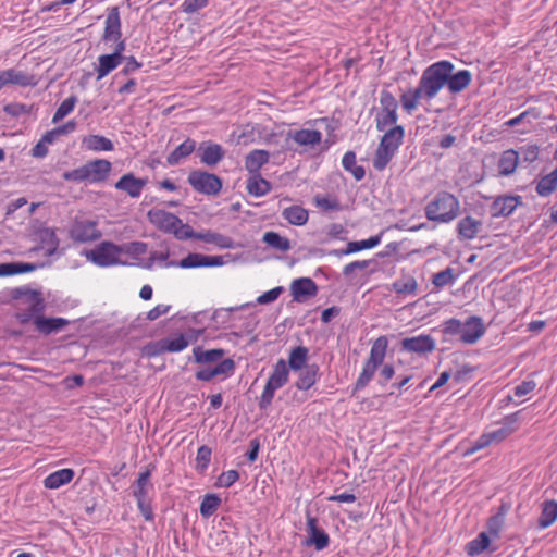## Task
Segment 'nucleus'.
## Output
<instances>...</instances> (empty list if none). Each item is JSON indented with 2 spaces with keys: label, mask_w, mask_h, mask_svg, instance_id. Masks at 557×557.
Returning a JSON list of instances; mask_svg holds the SVG:
<instances>
[{
  "label": "nucleus",
  "mask_w": 557,
  "mask_h": 557,
  "mask_svg": "<svg viewBox=\"0 0 557 557\" xmlns=\"http://www.w3.org/2000/svg\"><path fill=\"white\" fill-rule=\"evenodd\" d=\"M290 293L295 301L302 302L308 298L317 296L318 285L310 277H299L292 282Z\"/></svg>",
  "instance_id": "nucleus-18"
},
{
  "label": "nucleus",
  "mask_w": 557,
  "mask_h": 557,
  "mask_svg": "<svg viewBox=\"0 0 557 557\" xmlns=\"http://www.w3.org/2000/svg\"><path fill=\"white\" fill-rule=\"evenodd\" d=\"M225 263L223 256H208L198 252H189L180 261H168L165 267H178L182 269L221 267Z\"/></svg>",
  "instance_id": "nucleus-9"
},
{
  "label": "nucleus",
  "mask_w": 557,
  "mask_h": 557,
  "mask_svg": "<svg viewBox=\"0 0 557 557\" xmlns=\"http://www.w3.org/2000/svg\"><path fill=\"white\" fill-rule=\"evenodd\" d=\"M63 180L67 182L82 183L88 181V172L86 165H82L77 169L66 171L62 174Z\"/></svg>",
  "instance_id": "nucleus-55"
},
{
  "label": "nucleus",
  "mask_w": 557,
  "mask_h": 557,
  "mask_svg": "<svg viewBox=\"0 0 557 557\" xmlns=\"http://www.w3.org/2000/svg\"><path fill=\"white\" fill-rule=\"evenodd\" d=\"M138 509L146 521H152L154 519V515L151 508V504L149 498L136 499Z\"/></svg>",
  "instance_id": "nucleus-64"
},
{
  "label": "nucleus",
  "mask_w": 557,
  "mask_h": 557,
  "mask_svg": "<svg viewBox=\"0 0 557 557\" xmlns=\"http://www.w3.org/2000/svg\"><path fill=\"white\" fill-rule=\"evenodd\" d=\"M235 370V362L233 359H224L213 368L215 376L218 375H231Z\"/></svg>",
  "instance_id": "nucleus-61"
},
{
  "label": "nucleus",
  "mask_w": 557,
  "mask_h": 557,
  "mask_svg": "<svg viewBox=\"0 0 557 557\" xmlns=\"http://www.w3.org/2000/svg\"><path fill=\"white\" fill-rule=\"evenodd\" d=\"M438 85L431 64L422 72L418 87L408 92L417 102L422 99L431 100L438 94Z\"/></svg>",
  "instance_id": "nucleus-10"
},
{
  "label": "nucleus",
  "mask_w": 557,
  "mask_h": 557,
  "mask_svg": "<svg viewBox=\"0 0 557 557\" xmlns=\"http://www.w3.org/2000/svg\"><path fill=\"white\" fill-rule=\"evenodd\" d=\"M83 144L94 151H111L113 149L112 141L101 135H89L83 139Z\"/></svg>",
  "instance_id": "nucleus-44"
},
{
  "label": "nucleus",
  "mask_w": 557,
  "mask_h": 557,
  "mask_svg": "<svg viewBox=\"0 0 557 557\" xmlns=\"http://www.w3.org/2000/svg\"><path fill=\"white\" fill-rule=\"evenodd\" d=\"M309 350L305 346H297L290 350L288 367L294 371H299L307 366Z\"/></svg>",
  "instance_id": "nucleus-41"
},
{
  "label": "nucleus",
  "mask_w": 557,
  "mask_h": 557,
  "mask_svg": "<svg viewBox=\"0 0 557 557\" xmlns=\"http://www.w3.org/2000/svg\"><path fill=\"white\" fill-rule=\"evenodd\" d=\"M123 252L137 257L147 252L148 245L144 242H131L121 246Z\"/></svg>",
  "instance_id": "nucleus-58"
},
{
  "label": "nucleus",
  "mask_w": 557,
  "mask_h": 557,
  "mask_svg": "<svg viewBox=\"0 0 557 557\" xmlns=\"http://www.w3.org/2000/svg\"><path fill=\"white\" fill-rule=\"evenodd\" d=\"M460 201L451 193L441 190L424 207L425 218L435 223L447 224L460 215Z\"/></svg>",
  "instance_id": "nucleus-1"
},
{
  "label": "nucleus",
  "mask_w": 557,
  "mask_h": 557,
  "mask_svg": "<svg viewBox=\"0 0 557 557\" xmlns=\"http://www.w3.org/2000/svg\"><path fill=\"white\" fill-rule=\"evenodd\" d=\"M282 216L293 225L302 226L308 222L309 213L301 206L294 205L285 208L282 211Z\"/></svg>",
  "instance_id": "nucleus-36"
},
{
  "label": "nucleus",
  "mask_w": 557,
  "mask_h": 557,
  "mask_svg": "<svg viewBox=\"0 0 557 557\" xmlns=\"http://www.w3.org/2000/svg\"><path fill=\"white\" fill-rule=\"evenodd\" d=\"M147 218L159 231L168 234H172L174 228L181 224V219L178 216L162 209L149 210Z\"/></svg>",
  "instance_id": "nucleus-13"
},
{
  "label": "nucleus",
  "mask_w": 557,
  "mask_h": 557,
  "mask_svg": "<svg viewBox=\"0 0 557 557\" xmlns=\"http://www.w3.org/2000/svg\"><path fill=\"white\" fill-rule=\"evenodd\" d=\"M401 348L408 352L423 355L435 349V341L431 335L407 337L401 341Z\"/></svg>",
  "instance_id": "nucleus-19"
},
{
  "label": "nucleus",
  "mask_w": 557,
  "mask_h": 557,
  "mask_svg": "<svg viewBox=\"0 0 557 557\" xmlns=\"http://www.w3.org/2000/svg\"><path fill=\"white\" fill-rule=\"evenodd\" d=\"M172 234L178 240H186L191 238L198 239L199 232H195L188 224H184L181 220V224L174 228Z\"/></svg>",
  "instance_id": "nucleus-54"
},
{
  "label": "nucleus",
  "mask_w": 557,
  "mask_h": 557,
  "mask_svg": "<svg viewBox=\"0 0 557 557\" xmlns=\"http://www.w3.org/2000/svg\"><path fill=\"white\" fill-rule=\"evenodd\" d=\"M74 470L65 468L50 473L44 480V486L49 490H57L64 484L70 483L74 478Z\"/></svg>",
  "instance_id": "nucleus-28"
},
{
  "label": "nucleus",
  "mask_w": 557,
  "mask_h": 557,
  "mask_svg": "<svg viewBox=\"0 0 557 557\" xmlns=\"http://www.w3.org/2000/svg\"><path fill=\"white\" fill-rule=\"evenodd\" d=\"M392 289L398 295H416L418 283L413 276H403L392 284Z\"/></svg>",
  "instance_id": "nucleus-42"
},
{
  "label": "nucleus",
  "mask_w": 557,
  "mask_h": 557,
  "mask_svg": "<svg viewBox=\"0 0 557 557\" xmlns=\"http://www.w3.org/2000/svg\"><path fill=\"white\" fill-rule=\"evenodd\" d=\"M381 112L375 116L376 128L380 132L385 131L389 125L396 124L398 120V102L392 92L382 90L380 95Z\"/></svg>",
  "instance_id": "nucleus-8"
},
{
  "label": "nucleus",
  "mask_w": 557,
  "mask_h": 557,
  "mask_svg": "<svg viewBox=\"0 0 557 557\" xmlns=\"http://www.w3.org/2000/svg\"><path fill=\"white\" fill-rule=\"evenodd\" d=\"M123 252L121 246L110 242H103L87 253L95 264L99 267H110L120 262L119 256Z\"/></svg>",
  "instance_id": "nucleus-11"
},
{
  "label": "nucleus",
  "mask_w": 557,
  "mask_h": 557,
  "mask_svg": "<svg viewBox=\"0 0 557 557\" xmlns=\"http://www.w3.org/2000/svg\"><path fill=\"white\" fill-rule=\"evenodd\" d=\"M121 16L117 7H112L108 10V14L104 22V30L102 35L103 42H115V48L112 54H117V58L124 61L123 51L125 50L126 44L122 39L121 30Z\"/></svg>",
  "instance_id": "nucleus-6"
},
{
  "label": "nucleus",
  "mask_w": 557,
  "mask_h": 557,
  "mask_svg": "<svg viewBox=\"0 0 557 557\" xmlns=\"http://www.w3.org/2000/svg\"><path fill=\"white\" fill-rule=\"evenodd\" d=\"M485 333V326L482 318L476 315L469 317L465 323H462V331L460 341L463 344L472 345L475 344Z\"/></svg>",
  "instance_id": "nucleus-16"
},
{
  "label": "nucleus",
  "mask_w": 557,
  "mask_h": 557,
  "mask_svg": "<svg viewBox=\"0 0 557 557\" xmlns=\"http://www.w3.org/2000/svg\"><path fill=\"white\" fill-rule=\"evenodd\" d=\"M238 480H239L238 471L237 470H228V471L223 472L218 478L216 484L221 487H230Z\"/></svg>",
  "instance_id": "nucleus-59"
},
{
  "label": "nucleus",
  "mask_w": 557,
  "mask_h": 557,
  "mask_svg": "<svg viewBox=\"0 0 557 557\" xmlns=\"http://www.w3.org/2000/svg\"><path fill=\"white\" fill-rule=\"evenodd\" d=\"M308 539L307 545H312L317 550L326 548L330 544L329 534L319 527L318 519L307 513V529Z\"/></svg>",
  "instance_id": "nucleus-14"
},
{
  "label": "nucleus",
  "mask_w": 557,
  "mask_h": 557,
  "mask_svg": "<svg viewBox=\"0 0 557 557\" xmlns=\"http://www.w3.org/2000/svg\"><path fill=\"white\" fill-rule=\"evenodd\" d=\"M9 84L17 85L21 87L35 86L36 81L34 75H30L24 71H20L16 69L7 70Z\"/></svg>",
  "instance_id": "nucleus-45"
},
{
  "label": "nucleus",
  "mask_w": 557,
  "mask_h": 557,
  "mask_svg": "<svg viewBox=\"0 0 557 557\" xmlns=\"http://www.w3.org/2000/svg\"><path fill=\"white\" fill-rule=\"evenodd\" d=\"M314 200L317 206L324 210L338 211L341 209V205L336 199H331L324 196H315Z\"/></svg>",
  "instance_id": "nucleus-63"
},
{
  "label": "nucleus",
  "mask_w": 557,
  "mask_h": 557,
  "mask_svg": "<svg viewBox=\"0 0 557 557\" xmlns=\"http://www.w3.org/2000/svg\"><path fill=\"white\" fill-rule=\"evenodd\" d=\"M435 78L438 82V89L446 86L450 94H460L472 81V73L468 70L454 72L455 66L450 61H438L432 64Z\"/></svg>",
  "instance_id": "nucleus-2"
},
{
  "label": "nucleus",
  "mask_w": 557,
  "mask_h": 557,
  "mask_svg": "<svg viewBox=\"0 0 557 557\" xmlns=\"http://www.w3.org/2000/svg\"><path fill=\"white\" fill-rule=\"evenodd\" d=\"M283 292H284V288L282 286L274 287V288L263 293L262 295H260L257 298V302L260 305H268V304L274 302Z\"/></svg>",
  "instance_id": "nucleus-60"
},
{
  "label": "nucleus",
  "mask_w": 557,
  "mask_h": 557,
  "mask_svg": "<svg viewBox=\"0 0 557 557\" xmlns=\"http://www.w3.org/2000/svg\"><path fill=\"white\" fill-rule=\"evenodd\" d=\"M289 377L287 364L284 359H280L273 368V372L269 376L261 396L258 399V406L261 410H267L273 401L274 394L282 388Z\"/></svg>",
  "instance_id": "nucleus-5"
},
{
  "label": "nucleus",
  "mask_w": 557,
  "mask_h": 557,
  "mask_svg": "<svg viewBox=\"0 0 557 557\" xmlns=\"http://www.w3.org/2000/svg\"><path fill=\"white\" fill-rule=\"evenodd\" d=\"M211 455H212V450L210 447L202 445L198 448L196 460H197V468L200 471H205L208 468L210 460H211Z\"/></svg>",
  "instance_id": "nucleus-57"
},
{
  "label": "nucleus",
  "mask_w": 557,
  "mask_h": 557,
  "mask_svg": "<svg viewBox=\"0 0 557 557\" xmlns=\"http://www.w3.org/2000/svg\"><path fill=\"white\" fill-rule=\"evenodd\" d=\"M519 154L513 149L506 150L502 153L498 161V171L503 176L511 175L518 165Z\"/></svg>",
  "instance_id": "nucleus-34"
},
{
  "label": "nucleus",
  "mask_w": 557,
  "mask_h": 557,
  "mask_svg": "<svg viewBox=\"0 0 557 557\" xmlns=\"http://www.w3.org/2000/svg\"><path fill=\"white\" fill-rule=\"evenodd\" d=\"M540 111L536 108H530L522 112L521 114H519L518 116L507 121L505 125L508 127H515L524 121L531 124L532 121L540 119Z\"/></svg>",
  "instance_id": "nucleus-49"
},
{
  "label": "nucleus",
  "mask_w": 557,
  "mask_h": 557,
  "mask_svg": "<svg viewBox=\"0 0 557 557\" xmlns=\"http://www.w3.org/2000/svg\"><path fill=\"white\" fill-rule=\"evenodd\" d=\"M22 296H25L27 301H29L28 311L33 313V317L35 318L37 315H40V313L45 309V302L44 298L41 297V293L32 289H16L14 297L20 298Z\"/></svg>",
  "instance_id": "nucleus-25"
},
{
  "label": "nucleus",
  "mask_w": 557,
  "mask_h": 557,
  "mask_svg": "<svg viewBox=\"0 0 557 557\" xmlns=\"http://www.w3.org/2000/svg\"><path fill=\"white\" fill-rule=\"evenodd\" d=\"M287 138H292L299 146H313L321 141L322 134L317 129H298L288 132Z\"/></svg>",
  "instance_id": "nucleus-27"
},
{
  "label": "nucleus",
  "mask_w": 557,
  "mask_h": 557,
  "mask_svg": "<svg viewBox=\"0 0 557 557\" xmlns=\"http://www.w3.org/2000/svg\"><path fill=\"white\" fill-rule=\"evenodd\" d=\"M36 329L45 334L57 333L69 324V321L63 318H46L44 315H37L34 319Z\"/></svg>",
  "instance_id": "nucleus-23"
},
{
  "label": "nucleus",
  "mask_w": 557,
  "mask_h": 557,
  "mask_svg": "<svg viewBox=\"0 0 557 557\" xmlns=\"http://www.w3.org/2000/svg\"><path fill=\"white\" fill-rule=\"evenodd\" d=\"M247 191L256 197H262L270 193L272 185L261 174L251 175L247 181Z\"/></svg>",
  "instance_id": "nucleus-37"
},
{
  "label": "nucleus",
  "mask_w": 557,
  "mask_h": 557,
  "mask_svg": "<svg viewBox=\"0 0 557 557\" xmlns=\"http://www.w3.org/2000/svg\"><path fill=\"white\" fill-rule=\"evenodd\" d=\"M196 149V141L187 138L184 143L177 146L166 158L169 165H177L183 159L190 156Z\"/></svg>",
  "instance_id": "nucleus-32"
},
{
  "label": "nucleus",
  "mask_w": 557,
  "mask_h": 557,
  "mask_svg": "<svg viewBox=\"0 0 557 557\" xmlns=\"http://www.w3.org/2000/svg\"><path fill=\"white\" fill-rule=\"evenodd\" d=\"M319 370L320 368L317 363L307 364L304 369L299 370V377L295 386L300 391H308L315 384Z\"/></svg>",
  "instance_id": "nucleus-26"
},
{
  "label": "nucleus",
  "mask_w": 557,
  "mask_h": 557,
  "mask_svg": "<svg viewBox=\"0 0 557 557\" xmlns=\"http://www.w3.org/2000/svg\"><path fill=\"white\" fill-rule=\"evenodd\" d=\"M193 354L197 363H213L224 357L225 350L222 348L203 350L198 346L193 349Z\"/></svg>",
  "instance_id": "nucleus-40"
},
{
  "label": "nucleus",
  "mask_w": 557,
  "mask_h": 557,
  "mask_svg": "<svg viewBox=\"0 0 557 557\" xmlns=\"http://www.w3.org/2000/svg\"><path fill=\"white\" fill-rule=\"evenodd\" d=\"M462 323L455 318H451L444 322L443 324V333L448 335H457L461 336Z\"/></svg>",
  "instance_id": "nucleus-62"
},
{
  "label": "nucleus",
  "mask_w": 557,
  "mask_h": 557,
  "mask_svg": "<svg viewBox=\"0 0 557 557\" xmlns=\"http://www.w3.org/2000/svg\"><path fill=\"white\" fill-rule=\"evenodd\" d=\"M76 102H77L76 96H71V97L66 98L65 100H63L62 103L57 109V111L54 112L52 122L58 123L59 121L64 119L67 114H70L73 111Z\"/></svg>",
  "instance_id": "nucleus-50"
},
{
  "label": "nucleus",
  "mask_w": 557,
  "mask_h": 557,
  "mask_svg": "<svg viewBox=\"0 0 557 557\" xmlns=\"http://www.w3.org/2000/svg\"><path fill=\"white\" fill-rule=\"evenodd\" d=\"M262 242L269 247L274 248L281 252H287L292 248L288 238L273 231L265 232L263 234Z\"/></svg>",
  "instance_id": "nucleus-39"
},
{
  "label": "nucleus",
  "mask_w": 557,
  "mask_h": 557,
  "mask_svg": "<svg viewBox=\"0 0 557 557\" xmlns=\"http://www.w3.org/2000/svg\"><path fill=\"white\" fill-rule=\"evenodd\" d=\"M38 238L42 249H46V256L51 257L59 247V238L52 228L45 227L38 232Z\"/></svg>",
  "instance_id": "nucleus-33"
},
{
  "label": "nucleus",
  "mask_w": 557,
  "mask_h": 557,
  "mask_svg": "<svg viewBox=\"0 0 557 557\" xmlns=\"http://www.w3.org/2000/svg\"><path fill=\"white\" fill-rule=\"evenodd\" d=\"M98 60L99 64L96 67L97 79H102L103 77H106L110 72L115 70L122 62V60L117 58V54L112 53L102 54L99 57Z\"/></svg>",
  "instance_id": "nucleus-38"
},
{
  "label": "nucleus",
  "mask_w": 557,
  "mask_h": 557,
  "mask_svg": "<svg viewBox=\"0 0 557 557\" xmlns=\"http://www.w3.org/2000/svg\"><path fill=\"white\" fill-rule=\"evenodd\" d=\"M164 352H166V350H165V344H164L163 338L160 341H156V342H149L143 348L144 356L149 357V358L160 356Z\"/></svg>",
  "instance_id": "nucleus-56"
},
{
  "label": "nucleus",
  "mask_w": 557,
  "mask_h": 557,
  "mask_svg": "<svg viewBox=\"0 0 557 557\" xmlns=\"http://www.w3.org/2000/svg\"><path fill=\"white\" fill-rule=\"evenodd\" d=\"M221 498L216 494L205 495L200 504V513L203 518L211 517L220 507Z\"/></svg>",
  "instance_id": "nucleus-47"
},
{
  "label": "nucleus",
  "mask_w": 557,
  "mask_h": 557,
  "mask_svg": "<svg viewBox=\"0 0 557 557\" xmlns=\"http://www.w3.org/2000/svg\"><path fill=\"white\" fill-rule=\"evenodd\" d=\"M455 274L451 268H446L443 271L435 273L432 277V283L435 287L442 288L446 285L454 283Z\"/></svg>",
  "instance_id": "nucleus-52"
},
{
  "label": "nucleus",
  "mask_w": 557,
  "mask_h": 557,
  "mask_svg": "<svg viewBox=\"0 0 557 557\" xmlns=\"http://www.w3.org/2000/svg\"><path fill=\"white\" fill-rule=\"evenodd\" d=\"M101 236L97 222L91 220H75L70 228V237L77 243L94 242Z\"/></svg>",
  "instance_id": "nucleus-12"
},
{
  "label": "nucleus",
  "mask_w": 557,
  "mask_h": 557,
  "mask_svg": "<svg viewBox=\"0 0 557 557\" xmlns=\"http://www.w3.org/2000/svg\"><path fill=\"white\" fill-rule=\"evenodd\" d=\"M147 183V178H138L133 173H126L115 183V188L125 191L132 198H138Z\"/></svg>",
  "instance_id": "nucleus-20"
},
{
  "label": "nucleus",
  "mask_w": 557,
  "mask_h": 557,
  "mask_svg": "<svg viewBox=\"0 0 557 557\" xmlns=\"http://www.w3.org/2000/svg\"><path fill=\"white\" fill-rule=\"evenodd\" d=\"M387 346L388 339L386 336H380L373 342L370 356L364 362L362 371L354 385V393L363 389L373 379L376 370L384 362Z\"/></svg>",
  "instance_id": "nucleus-3"
},
{
  "label": "nucleus",
  "mask_w": 557,
  "mask_h": 557,
  "mask_svg": "<svg viewBox=\"0 0 557 557\" xmlns=\"http://www.w3.org/2000/svg\"><path fill=\"white\" fill-rule=\"evenodd\" d=\"M521 196H498L490 207L491 215L493 218H507L521 203Z\"/></svg>",
  "instance_id": "nucleus-17"
},
{
  "label": "nucleus",
  "mask_w": 557,
  "mask_h": 557,
  "mask_svg": "<svg viewBox=\"0 0 557 557\" xmlns=\"http://www.w3.org/2000/svg\"><path fill=\"white\" fill-rule=\"evenodd\" d=\"M187 181L197 193L207 196L218 195L223 186L222 180L216 174L202 170L191 171Z\"/></svg>",
  "instance_id": "nucleus-7"
},
{
  "label": "nucleus",
  "mask_w": 557,
  "mask_h": 557,
  "mask_svg": "<svg viewBox=\"0 0 557 557\" xmlns=\"http://www.w3.org/2000/svg\"><path fill=\"white\" fill-rule=\"evenodd\" d=\"M557 519V502L545 500L541 505V515L537 519V528L546 529Z\"/></svg>",
  "instance_id": "nucleus-31"
},
{
  "label": "nucleus",
  "mask_w": 557,
  "mask_h": 557,
  "mask_svg": "<svg viewBox=\"0 0 557 557\" xmlns=\"http://www.w3.org/2000/svg\"><path fill=\"white\" fill-rule=\"evenodd\" d=\"M557 189V181L550 174L543 176L535 186L539 196H550Z\"/></svg>",
  "instance_id": "nucleus-48"
},
{
  "label": "nucleus",
  "mask_w": 557,
  "mask_h": 557,
  "mask_svg": "<svg viewBox=\"0 0 557 557\" xmlns=\"http://www.w3.org/2000/svg\"><path fill=\"white\" fill-rule=\"evenodd\" d=\"M154 469V466L149 465L144 472L138 474L134 483L133 495L136 499L149 498L148 493L149 490L152 488V484L150 483L151 472Z\"/></svg>",
  "instance_id": "nucleus-24"
},
{
  "label": "nucleus",
  "mask_w": 557,
  "mask_h": 557,
  "mask_svg": "<svg viewBox=\"0 0 557 557\" xmlns=\"http://www.w3.org/2000/svg\"><path fill=\"white\" fill-rule=\"evenodd\" d=\"M404 137L405 129L400 125H395L385 132L373 159V166L375 170L383 171L387 166L399 146L403 144Z\"/></svg>",
  "instance_id": "nucleus-4"
},
{
  "label": "nucleus",
  "mask_w": 557,
  "mask_h": 557,
  "mask_svg": "<svg viewBox=\"0 0 557 557\" xmlns=\"http://www.w3.org/2000/svg\"><path fill=\"white\" fill-rule=\"evenodd\" d=\"M381 242V236H371L368 239L358 240V242H349L348 243V251L358 252L364 249H371L375 246H377Z\"/></svg>",
  "instance_id": "nucleus-51"
},
{
  "label": "nucleus",
  "mask_w": 557,
  "mask_h": 557,
  "mask_svg": "<svg viewBox=\"0 0 557 557\" xmlns=\"http://www.w3.org/2000/svg\"><path fill=\"white\" fill-rule=\"evenodd\" d=\"M88 172V182L100 183L104 182L112 169L111 162L104 159H97L86 164Z\"/></svg>",
  "instance_id": "nucleus-21"
},
{
  "label": "nucleus",
  "mask_w": 557,
  "mask_h": 557,
  "mask_svg": "<svg viewBox=\"0 0 557 557\" xmlns=\"http://www.w3.org/2000/svg\"><path fill=\"white\" fill-rule=\"evenodd\" d=\"M163 341L166 352H180L189 345V341L183 334H178L175 338H163Z\"/></svg>",
  "instance_id": "nucleus-53"
},
{
  "label": "nucleus",
  "mask_w": 557,
  "mask_h": 557,
  "mask_svg": "<svg viewBox=\"0 0 557 557\" xmlns=\"http://www.w3.org/2000/svg\"><path fill=\"white\" fill-rule=\"evenodd\" d=\"M197 152L201 163L208 166L216 165L225 157L224 148L220 144L211 140L202 141L199 145Z\"/></svg>",
  "instance_id": "nucleus-15"
},
{
  "label": "nucleus",
  "mask_w": 557,
  "mask_h": 557,
  "mask_svg": "<svg viewBox=\"0 0 557 557\" xmlns=\"http://www.w3.org/2000/svg\"><path fill=\"white\" fill-rule=\"evenodd\" d=\"M491 541L485 532H481L474 540L466 545V552L469 556H476L483 553L490 545Z\"/></svg>",
  "instance_id": "nucleus-46"
},
{
  "label": "nucleus",
  "mask_w": 557,
  "mask_h": 557,
  "mask_svg": "<svg viewBox=\"0 0 557 557\" xmlns=\"http://www.w3.org/2000/svg\"><path fill=\"white\" fill-rule=\"evenodd\" d=\"M198 239L208 244H213L222 249H232L235 247L233 238L211 230L199 232Z\"/></svg>",
  "instance_id": "nucleus-30"
},
{
  "label": "nucleus",
  "mask_w": 557,
  "mask_h": 557,
  "mask_svg": "<svg viewBox=\"0 0 557 557\" xmlns=\"http://www.w3.org/2000/svg\"><path fill=\"white\" fill-rule=\"evenodd\" d=\"M510 510V505L506 503H502V505L498 507L497 512L492 516L487 521V529L491 535L498 536L503 525L505 523V519L507 513Z\"/></svg>",
  "instance_id": "nucleus-35"
},
{
  "label": "nucleus",
  "mask_w": 557,
  "mask_h": 557,
  "mask_svg": "<svg viewBox=\"0 0 557 557\" xmlns=\"http://www.w3.org/2000/svg\"><path fill=\"white\" fill-rule=\"evenodd\" d=\"M270 160V152L263 149H255L245 158V169L250 175L260 174V169Z\"/></svg>",
  "instance_id": "nucleus-22"
},
{
  "label": "nucleus",
  "mask_w": 557,
  "mask_h": 557,
  "mask_svg": "<svg viewBox=\"0 0 557 557\" xmlns=\"http://www.w3.org/2000/svg\"><path fill=\"white\" fill-rule=\"evenodd\" d=\"M342 165L345 171L350 172L356 181H361L366 176V170L361 165L356 164V153L347 151L342 160Z\"/></svg>",
  "instance_id": "nucleus-43"
},
{
  "label": "nucleus",
  "mask_w": 557,
  "mask_h": 557,
  "mask_svg": "<svg viewBox=\"0 0 557 557\" xmlns=\"http://www.w3.org/2000/svg\"><path fill=\"white\" fill-rule=\"evenodd\" d=\"M482 222L468 215L461 219L457 224V233L460 239H473L478 233Z\"/></svg>",
  "instance_id": "nucleus-29"
}]
</instances>
